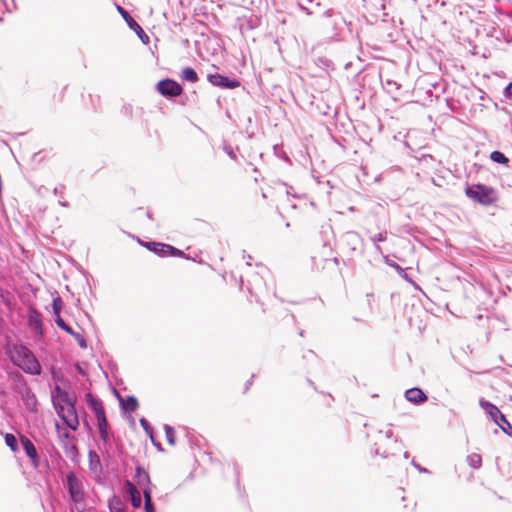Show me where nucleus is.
I'll list each match as a JSON object with an SVG mask.
<instances>
[{"instance_id": "f257e3e1", "label": "nucleus", "mask_w": 512, "mask_h": 512, "mask_svg": "<svg viewBox=\"0 0 512 512\" xmlns=\"http://www.w3.org/2000/svg\"><path fill=\"white\" fill-rule=\"evenodd\" d=\"M10 360L13 365L24 373L38 376L42 373V367L34 353L24 344L18 343L11 347Z\"/></svg>"}, {"instance_id": "f03ea898", "label": "nucleus", "mask_w": 512, "mask_h": 512, "mask_svg": "<svg viewBox=\"0 0 512 512\" xmlns=\"http://www.w3.org/2000/svg\"><path fill=\"white\" fill-rule=\"evenodd\" d=\"M467 198L482 206H492L499 201V192L483 183H466L464 189Z\"/></svg>"}, {"instance_id": "7ed1b4c3", "label": "nucleus", "mask_w": 512, "mask_h": 512, "mask_svg": "<svg viewBox=\"0 0 512 512\" xmlns=\"http://www.w3.org/2000/svg\"><path fill=\"white\" fill-rule=\"evenodd\" d=\"M65 487L69 498L75 504L77 511L85 512L86 492L84 490V484L74 471H70L66 474Z\"/></svg>"}, {"instance_id": "20e7f679", "label": "nucleus", "mask_w": 512, "mask_h": 512, "mask_svg": "<svg viewBox=\"0 0 512 512\" xmlns=\"http://www.w3.org/2000/svg\"><path fill=\"white\" fill-rule=\"evenodd\" d=\"M55 411L68 429L76 431L79 428L75 397L70 398L69 402H64L63 405L56 407Z\"/></svg>"}, {"instance_id": "39448f33", "label": "nucleus", "mask_w": 512, "mask_h": 512, "mask_svg": "<svg viewBox=\"0 0 512 512\" xmlns=\"http://www.w3.org/2000/svg\"><path fill=\"white\" fill-rule=\"evenodd\" d=\"M322 17L324 18L323 26L326 29H331V31H327L328 37L330 39H337L339 31L342 30L346 23L341 13L328 9L322 14Z\"/></svg>"}, {"instance_id": "423d86ee", "label": "nucleus", "mask_w": 512, "mask_h": 512, "mask_svg": "<svg viewBox=\"0 0 512 512\" xmlns=\"http://www.w3.org/2000/svg\"><path fill=\"white\" fill-rule=\"evenodd\" d=\"M117 12L121 15L127 26L133 30L141 42L145 45L149 44L150 37L146 34L139 23L130 15V13L119 4H115Z\"/></svg>"}, {"instance_id": "0eeeda50", "label": "nucleus", "mask_w": 512, "mask_h": 512, "mask_svg": "<svg viewBox=\"0 0 512 512\" xmlns=\"http://www.w3.org/2000/svg\"><path fill=\"white\" fill-rule=\"evenodd\" d=\"M156 89L159 94L167 99L178 97L183 93L182 86L172 78L160 80L156 85Z\"/></svg>"}, {"instance_id": "6e6552de", "label": "nucleus", "mask_w": 512, "mask_h": 512, "mask_svg": "<svg viewBox=\"0 0 512 512\" xmlns=\"http://www.w3.org/2000/svg\"><path fill=\"white\" fill-rule=\"evenodd\" d=\"M207 80L211 85L222 89H235L241 86L239 79L219 73H208Z\"/></svg>"}, {"instance_id": "1a4fd4ad", "label": "nucleus", "mask_w": 512, "mask_h": 512, "mask_svg": "<svg viewBox=\"0 0 512 512\" xmlns=\"http://www.w3.org/2000/svg\"><path fill=\"white\" fill-rule=\"evenodd\" d=\"M342 244L352 252L364 254V240L356 231H347L341 236Z\"/></svg>"}, {"instance_id": "9d476101", "label": "nucleus", "mask_w": 512, "mask_h": 512, "mask_svg": "<svg viewBox=\"0 0 512 512\" xmlns=\"http://www.w3.org/2000/svg\"><path fill=\"white\" fill-rule=\"evenodd\" d=\"M28 326L35 333V335L43 337L44 328L41 313L34 307L29 306L27 309Z\"/></svg>"}, {"instance_id": "9b49d317", "label": "nucleus", "mask_w": 512, "mask_h": 512, "mask_svg": "<svg viewBox=\"0 0 512 512\" xmlns=\"http://www.w3.org/2000/svg\"><path fill=\"white\" fill-rule=\"evenodd\" d=\"M124 491L127 498L130 500L133 508H140L142 505V496L135 485L129 480L124 481Z\"/></svg>"}, {"instance_id": "f8f14e48", "label": "nucleus", "mask_w": 512, "mask_h": 512, "mask_svg": "<svg viewBox=\"0 0 512 512\" xmlns=\"http://www.w3.org/2000/svg\"><path fill=\"white\" fill-rule=\"evenodd\" d=\"M89 459V470L95 476L96 480L99 482L103 475V465L98 453L95 450L90 449L88 452Z\"/></svg>"}, {"instance_id": "ddd939ff", "label": "nucleus", "mask_w": 512, "mask_h": 512, "mask_svg": "<svg viewBox=\"0 0 512 512\" xmlns=\"http://www.w3.org/2000/svg\"><path fill=\"white\" fill-rule=\"evenodd\" d=\"M22 399L26 409L35 412L37 410V398L32 389L28 386L27 388L20 390L18 393Z\"/></svg>"}, {"instance_id": "4468645a", "label": "nucleus", "mask_w": 512, "mask_h": 512, "mask_svg": "<svg viewBox=\"0 0 512 512\" xmlns=\"http://www.w3.org/2000/svg\"><path fill=\"white\" fill-rule=\"evenodd\" d=\"M70 398H72L70 394L58 384L51 390V401L54 409L63 405L64 402H69Z\"/></svg>"}, {"instance_id": "2eb2a0df", "label": "nucleus", "mask_w": 512, "mask_h": 512, "mask_svg": "<svg viewBox=\"0 0 512 512\" xmlns=\"http://www.w3.org/2000/svg\"><path fill=\"white\" fill-rule=\"evenodd\" d=\"M405 398L415 405H421L428 400L426 393L419 387L407 389L405 391Z\"/></svg>"}, {"instance_id": "dca6fc26", "label": "nucleus", "mask_w": 512, "mask_h": 512, "mask_svg": "<svg viewBox=\"0 0 512 512\" xmlns=\"http://www.w3.org/2000/svg\"><path fill=\"white\" fill-rule=\"evenodd\" d=\"M479 405L494 423H498V418L502 412L495 404L484 398H480Z\"/></svg>"}, {"instance_id": "f3484780", "label": "nucleus", "mask_w": 512, "mask_h": 512, "mask_svg": "<svg viewBox=\"0 0 512 512\" xmlns=\"http://www.w3.org/2000/svg\"><path fill=\"white\" fill-rule=\"evenodd\" d=\"M85 397H86L87 406L94 413L96 418L105 415V410H104L102 401L100 399L93 396V394L90 392H88L85 395Z\"/></svg>"}, {"instance_id": "a211bd4d", "label": "nucleus", "mask_w": 512, "mask_h": 512, "mask_svg": "<svg viewBox=\"0 0 512 512\" xmlns=\"http://www.w3.org/2000/svg\"><path fill=\"white\" fill-rule=\"evenodd\" d=\"M138 243L145 247L148 251L154 253L159 257H165V248L166 243L156 242V241H143L141 239H137Z\"/></svg>"}, {"instance_id": "6ab92c4d", "label": "nucleus", "mask_w": 512, "mask_h": 512, "mask_svg": "<svg viewBox=\"0 0 512 512\" xmlns=\"http://www.w3.org/2000/svg\"><path fill=\"white\" fill-rule=\"evenodd\" d=\"M9 378L12 381V388L17 394L20 390L28 387L25 377L18 371L10 372Z\"/></svg>"}, {"instance_id": "aec40b11", "label": "nucleus", "mask_w": 512, "mask_h": 512, "mask_svg": "<svg viewBox=\"0 0 512 512\" xmlns=\"http://www.w3.org/2000/svg\"><path fill=\"white\" fill-rule=\"evenodd\" d=\"M120 113L125 118L132 120L134 118H141L144 111L141 107L134 108L131 104L126 103L121 107Z\"/></svg>"}, {"instance_id": "412c9836", "label": "nucleus", "mask_w": 512, "mask_h": 512, "mask_svg": "<svg viewBox=\"0 0 512 512\" xmlns=\"http://www.w3.org/2000/svg\"><path fill=\"white\" fill-rule=\"evenodd\" d=\"M119 401H120V408L123 413L134 412L138 409V406H139L138 400L133 395H127L124 400L121 397H119Z\"/></svg>"}, {"instance_id": "4be33fe9", "label": "nucleus", "mask_w": 512, "mask_h": 512, "mask_svg": "<svg viewBox=\"0 0 512 512\" xmlns=\"http://www.w3.org/2000/svg\"><path fill=\"white\" fill-rule=\"evenodd\" d=\"M135 481L136 483L142 487L144 485H151V480L148 472L142 465H137L135 468Z\"/></svg>"}, {"instance_id": "5701e85b", "label": "nucleus", "mask_w": 512, "mask_h": 512, "mask_svg": "<svg viewBox=\"0 0 512 512\" xmlns=\"http://www.w3.org/2000/svg\"><path fill=\"white\" fill-rule=\"evenodd\" d=\"M320 259L323 262H327L328 260H332L335 265H338L339 258L337 256H333V247L332 244L328 241L324 242L322 250L320 252Z\"/></svg>"}, {"instance_id": "b1692460", "label": "nucleus", "mask_w": 512, "mask_h": 512, "mask_svg": "<svg viewBox=\"0 0 512 512\" xmlns=\"http://www.w3.org/2000/svg\"><path fill=\"white\" fill-rule=\"evenodd\" d=\"M108 508L109 512H126L127 509L122 499L117 495H113L108 500Z\"/></svg>"}, {"instance_id": "393cba45", "label": "nucleus", "mask_w": 512, "mask_h": 512, "mask_svg": "<svg viewBox=\"0 0 512 512\" xmlns=\"http://www.w3.org/2000/svg\"><path fill=\"white\" fill-rule=\"evenodd\" d=\"M63 449L66 453V456L70 458L71 461L74 463L79 462V451L76 443L63 442Z\"/></svg>"}, {"instance_id": "a878e982", "label": "nucleus", "mask_w": 512, "mask_h": 512, "mask_svg": "<svg viewBox=\"0 0 512 512\" xmlns=\"http://www.w3.org/2000/svg\"><path fill=\"white\" fill-rule=\"evenodd\" d=\"M181 78L183 81H187L190 83H195L199 79L196 70L189 66L182 69Z\"/></svg>"}, {"instance_id": "bb28decb", "label": "nucleus", "mask_w": 512, "mask_h": 512, "mask_svg": "<svg viewBox=\"0 0 512 512\" xmlns=\"http://www.w3.org/2000/svg\"><path fill=\"white\" fill-rule=\"evenodd\" d=\"M20 443L27 457L37 452L36 446L27 436L22 435L20 437Z\"/></svg>"}, {"instance_id": "cd10ccee", "label": "nucleus", "mask_w": 512, "mask_h": 512, "mask_svg": "<svg viewBox=\"0 0 512 512\" xmlns=\"http://www.w3.org/2000/svg\"><path fill=\"white\" fill-rule=\"evenodd\" d=\"M490 160L495 162V163H498V164H502L504 166H509V163H510V159L501 151L499 150H494L490 153V156H489Z\"/></svg>"}, {"instance_id": "c85d7f7f", "label": "nucleus", "mask_w": 512, "mask_h": 512, "mask_svg": "<svg viewBox=\"0 0 512 512\" xmlns=\"http://www.w3.org/2000/svg\"><path fill=\"white\" fill-rule=\"evenodd\" d=\"M384 262L389 267L394 268L400 277H402L403 279L411 282V280L409 279L408 274L406 273L405 269L402 268L398 263H396L395 261L389 259L388 256H384Z\"/></svg>"}, {"instance_id": "c756f323", "label": "nucleus", "mask_w": 512, "mask_h": 512, "mask_svg": "<svg viewBox=\"0 0 512 512\" xmlns=\"http://www.w3.org/2000/svg\"><path fill=\"white\" fill-rule=\"evenodd\" d=\"M165 257H178V258L189 259V257L186 256V254L182 250H180L170 244H166Z\"/></svg>"}, {"instance_id": "7c9ffc66", "label": "nucleus", "mask_w": 512, "mask_h": 512, "mask_svg": "<svg viewBox=\"0 0 512 512\" xmlns=\"http://www.w3.org/2000/svg\"><path fill=\"white\" fill-rule=\"evenodd\" d=\"M499 428L508 436H512V425L507 420L506 416L502 413L498 418V423H495Z\"/></svg>"}, {"instance_id": "2f4dec72", "label": "nucleus", "mask_w": 512, "mask_h": 512, "mask_svg": "<svg viewBox=\"0 0 512 512\" xmlns=\"http://www.w3.org/2000/svg\"><path fill=\"white\" fill-rule=\"evenodd\" d=\"M5 444L11 449V451L16 452L19 447L17 437L12 433H6L4 436Z\"/></svg>"}, {"instance_id": "473e14b6", "label": "nucleus", "mask_w": 512, "mask_h": 512, "mask_svg": "<svg viewBox=\"0 0 512 512\" xmlns=\"http://www.w3.org/2000/svg\"><path fill=\"white\" fill-rule=\"evenodd\" d=\"M139 423H140L141 427L143 428V430L146 432L147 436L150 438V440L154 441L155 432H154V428L152 427L150 422L145 417H141L139 419Z\"/></svg>"}, {"instance_id": "72a5a7b5", "label": "nucleus", "mask_w": 512, "mask_h": 512, "mask_svg": "<svg viewBox=\"0 0 512 512\" xmlns=\"http://www.w3.org/2000/svg\"><path fill=\"white\" fill-rule=\"evenodd\" d=\"M467 461L473 469H479L482 465V458L479 454L473 453L467 456Z\"/></svg>"}, {"instance_id": "f704fd0d", "label": "nucleus", "mask_w": 512, "mask_h": 512, "mask_svg": "<svg viewBox=\"0 0 512 512\" xmlns=\"http://www.w3.org/2000/svg\"><path fill=\"white\" fill-rule=\"evenodd\" d=\"M387 240V231H384V232H380L374 236L371 237V241L374 242L375 244V249L377 252L381 253L382 254V249L381 247L378 245L379 242H384Z\"/></svg>"}, {"instance_id": "c9c22d12", "label": "nucleus", "mask_w": 512, "mask_h": 512, "mask_svg": "<svg viewBox=\"0 0 512 512\" xmlns=\"http://www.w3.org/2000/svg\"><path fill=\"white\" fill-rule=\"evenodd\" d=\"M164 430H165V435H166L167 442L170 445H174L175 444V429L172 426H170L168 424H165L164 425Z\"/></svg>"}, {"instance_id": "e433bc0d", "label": "nucleus", "mask_w": 512, "mask_h": 512, "mask_svg": "<svg viewBox=\"0 0 512 512\" xmlns=\"http://www.w3.org/2000/svg\"><path fill=\"white\" fill-rule=\"evenodd\" d=\"M63 308V300L62 298L57 295L55 298H53L52 301V310L53 314H60Z\"/></svg>"}, {"instance_id": "4c0bfd02", "label": "nucleus", "mask_w": 512, "mask_h": 512, "mask_svg": "<svg viewBox=\"0 0 512 512\" xmlns=\"http://www.w3.org/2000/svg\"><path fill=\"white\" fill-rule=\"evenodd\" d=\"M96 419H97V426H98V431L99 432L109 430V423H108V420L106 418V414L103 415V416H100V417H98Z\"/></svg>"}, {"instance_id": "58836bf2", "label": "nucleus", "mask_w": 512, "mask_h": 512, "mask_svg": "<svg viewBox=\"0 0 512 512\" xmlns=\"http://www.w3.org/2000/svg\"><path fill=\"white\" fill-rule=\"evenodd\" d=\"M303 359L307 360L310 363L319 362L318 355L313 350H308L307 353L303 355Z\"/></svg>"}, {"instance_id": "ea45409f", "label": "nucleus", "mask_w": 512, "mask_h": 512, "mask_svg": "<svg viewBox=\"0 0 512 512\" xmlns=\"http://www.w3.org/2000/svg\"><path fill=\"white\" fill-rule=\"evenodd\" d=\"M72 337L77 341L81 348H87V340L80 333L75 331Z\"/></svg>"}, {"instance_id": "a19ab883", "label": "nucleus", "mask_w": 512, "mask_h": 512, "mask_svg": "<svg viewBox=\"0 0 512 512\" xmlns=\"http://www.w3.org/2000/svg\"><path fill=\"white\" fill-rule=\"evenodd\" d=\"M144 512H156V507L153 499L144 500Z\"/></svg>"}, {"instance_id": "79ce46f5", "label": "nucleus", "mask_w": 512, "mask_h": 512, "mask_svg": "<svg viewBox=\"0 0 512 512\" xmlns=\"http://www.w3.org/2000/svg\"><path fill=\"white\" fill-rule=\"evenodd\" d=\"M223 151L232 159V160H237V156H236V153L234 151V148L229 145V144H225L223 146Z\"/></svg>"}, {"instance_id": "37998d69", "label": "nucleus", "mask_w": 512, "mask_h": 512, "mask_svg": "<svg viewBox=\"0 0 512 512\" xmlns=\"http://www.w3.org/2000/svg\"><path fill=\"white\" fill-rule=\"evenodd\" d=\"M28 458L31 460V463L34 468H39L41 459H40L38 451L35 452L34 455H30Z\"/></svg>"}, {"instance_id": "c03bdc74", "label": "nucleus", "mask_w": 512, "mask_h": 512, "mask_svg": "<svg viewBox=\"0 0 512 512\" xmlns=\"http://www.w3.org/2000/svg\"><path fill=\"white\" fill-rule=\"evenodd\" d=\"M274 152L278 157L282 158L283 160L287 162L290 161L288 155L284 151H282V148H280L278 145L274 146Z\"/></svg>"}, {"instance_id": "a18cd8bd", "label": "nucleus", "mask_w": 512, "mask_h": 512, "mask_svg": "<svg viewBox=\"0 0 512 512\" xmlns=\"http://www.w3.org/2000/svg\"><path fill=\"white\" fill-rule=\"evenodd\" d=\"M141 488H142V491H143L144 500H147L148 498L152 499L151 485H149V486L148 485H144Z\"/></svg>"}, {"instance_id": "49530a36", "label": "nucleus", "mask_w": 512, "mask_h": 512, "mask_svg": "<svg viewBox=\"0 0 512 512\" xmlns=\"http://www.w3.org/2000/svg\"><path fill=\"white\" fill-rule=\"evenodd\" d=\"M503 95L506 99L512 101V82H510L503 90Z\"/></svg>"}, {"instance_id": "de8ad7c7", "label": "nucleus", "mask_w": 512, "mask_h": 512, "mask_svg": "<svg viewBox=\"0 0 512 512\" xmlns=\"http://www.w3.org/2000/svg\"><path fill=\"white\" fill-rule=\"evenodd\" d=\"M99 435H100V439L103 441V443L105 445L109 444L110 437H111V434H110L109 430L99 432Z\"/></svg>"}, {"instance_id": "09e8293b", "label": "nucleus", "mask_w": 512, "mask_h": 512, "mask_svg": "<svg viewBox=\"0 0 512 512\" xmlns=\"http://www.w3.org/2000/svg\"><path fill=\"white\" fill-rule=\"evenodd\" d=\"M52 378L55 380V381H58L62 384H66L68 381L65 379V377L63 375H60L58 374L57 372L55 371H52Z\"/></svg>"}, {"instance_id": "8fccbe9b", "label": "nucleus", "mask_w": 512, "mask_h": 512, "mask_svg": "<svg viewBox=\"0 0 512 512\" xmlns=\"http://www.w3.org/2000/svg\"><path fill=\"white\" fill-rule=\"evenodd\" d=\"M54 321L60 329L66 324L60 314H54Z\"/></svg>"}, {"instance_id": "3c124183", "label": "nucleus", "mask_w": 512, "mask_h": 512, "mask_svg": "<svg viewBox=\"0 0 512 512\" xmlns=\"http://www.w3.org/2000/svg\"><path fill=\"white\" fill-rule=\"evenodd\" d=\"M382 84H383V86H384V87H385V86H386V87H394V88H395V90H398V89L400 88V85H399L396 81H394V80H392V79H387V80L385 81V83H382Z\"/></svg>"}, {"instance_id": "603ef678", "label": "nucleus", "mask_w": 512, "mask_h": 512, "mask_svg": "<svg viewBox=\"0 0 512 512\" xmlns=\"http://www.w3.org/2000/svg\"><path fill=\"white\" fill-rule=\"evenodd\" d=\"M411 464L415 469H417L420 473H428L429 470L425 467H422L420 464H418L415 459H412Z\"/></svg>"}, {"instance_id": "864d4df0", "label": "nucleus", "mask_w": 512, "mask_h": 512, "mask_svg": "<svg viewBox=\"0 0 512 512\" xmlns=\"http://www.w3.org/2000/svg\"><path fill=\"white\" fill-rule=\"evenodd\" d=\"M59 437L62 440H74V436L67 430H65L63 433L59 434Z\"/></svg>"}, {"instance_id": "5fc2aeb1", "label": "nucleus", "mask_w": 512, "mask_h": 512, "mask_svg": "<svg viewBox=\"0 0 512 512\" xmlns=\"http://www.w3.org/2000/svg\"><path fill=\"white\" fill-rule=\"evenodd\" d=\"M254 377H255V374H252L250 379L246 381L245 386H244V393H246L250 389V387L253 383Z\"/></svg>"}, {"instance_id": "6e6d98bb", "label": "nucleus", "mask_w": 512, "mask_h": 512, "mask_svg": "<svg viewBox=\"0 0 512 512\" xmlns=\"http://www.w3.org/2000/svg\"><path fill=\"white\" fill-rule=\"evenodd\" d=\"M61 329L66 333L70 334L71 336L74 335L75 333L74 329L67 323Z\"/></svg>"}, {"instance_id": "4d7b16f0", "label": "nucleus", "mask_w": 512, "mask_h": 512, "mask_svg": "<svg viewBox=\"0 0 512 512\" xmlns=\"http://www.w3.org/2000/svg\"><path fill=\"white\" fill-rule=\"evenodd\" d=\"M64 188H65V186L63 184H60L59 186L54 188L53 194L54 195H58L59 193L62 194V191H63Z\"/></svg>"}, {"instance_id": "13d9d810", "label": "nucleus", "mask_w": 512, "mask_h": 512, "mask_svg": "<svg viewBox=\"0 0 512 512\" xmlns=\"http://www.w3.org/2000/svg\"><path fill=\"white\" fill-rule=\"evenodd\" d=\"M311 174L312 177L317 181V183H322V181L320 180L321 176L314 169H312Z\"/></svg>"}, {"instance_id": "bf43d9fd", "label": "nucleus", "mask_w": 512, "mask_h": 512, "mask_svg": "<svg viewBox=\"0 0 512 512\" xmlns=\"http://www.w3.org/2000/svg\"><path fill=\"white\" fill-rule=\"evenodd\" d=\"M75 368H76V371H77L80 375H82V376H85V375H86V371H85V370H84V369H83L79 364H77V365L75 366Z\"/></svg>"}, {"instance_id": "052dcab7", "label": "nucleus", "mask_w": 512, "mask_h": 512, "mask_svg": "<svg viewBox=\"0 0 512 512\" xmlns=\"http://www.w3.org/2000/svg\"><path fill=\"white\" fill-rule=\"evenodd\" d=\"M306 382L307 384L312 387L315 391H318L317 389V386L315 385V383L310 379V378H306Z\"/></svg>"}, {"instance_id": "680f3d73", "label": "nucleus", "mask_w": 512, "mask_h": 512, "mask_svg": "<svg viewBox=\"0 0 512 512\" xmlns=\"http://www.w3.org/2000/svg\"><path fill=\"white\" fill-rule=\"evenodd\" d=\"M151 442L153 443L154 446H156L158 448V450L163 451L161 443L159 441H157L155 437H154V441H151Z\"/></svg>"}, {"instance_id": "e2e57ef3", "label": "nucleus", "mask_w": 512, "mask_h": 512, "mask_svg": "<svg viewBox=\"0 0 512 512\" xmlns=\"http://www.w3.org/2000/svg\"><path fill=\"white\" fill-rule=\"evenodd\" d=\"M374 454H376V455H380V456H381V457H383V458H387V455H386V454H384V453H380V451H379V449H378V448H375V449H374Z\"/></svg>"}, {"instance_id": "0e129e2a", "label": "nucleus", "mask_w": 512, "mask_h": 512, "mask_svg": "<svg viewBox=\"0 0 512 512\" xmlns=\"http://www.w3.org/2000/svg\"><path fill=\"white\" fill-rule=\"evenodd\" d=\"M234 470H235L236 475L238 476L239 471H238V467H237V465H236V464H234ZM236 482H237V485H239V478H238V477H237Z\"/></svg>"}, {"instance_id": "69168bd1", "label": "nucleus", "mask_w": 512, "mask_h": 512, "mask_svg": "<svg viewBox=\"0 0 512 512\" xmlns=\"http://www.w3.org/2000/svg\"><path fill=\"white\" fill-rule=\"evenodd\" d=\"M59 203L63 207H69V203L67 201H60Z\"/></svg>"}, {"instance_id": "338daca9", "label": "nucleus", "mask_w": 512, "mask_h": 512, "mask_svg": "<svg viewBox=\"0 0 512 512\" xmlns=\"http://www.w3.org/2000/svg\"><path fill=\"white\" fill-rule=\"evenodd\" d=\"M393 436V432L391 430L386 432V437L391 438Z\"/></svg>"}, {"instance_id": "774afa93", "label": "nucleus", "mask_w": 512, "mask_h": 512, "mask_svg": "<svg viewBox=\"0 0 512 512\" xmlns=\"http://www.w3.org/2000/svg\"><path fill=\"white\" fill-rule=\"evenodd\" d=\"M146 216H147L148 219L153 220V216H152L150 211L146 212Z\"/></svg>"}]
</instances>
